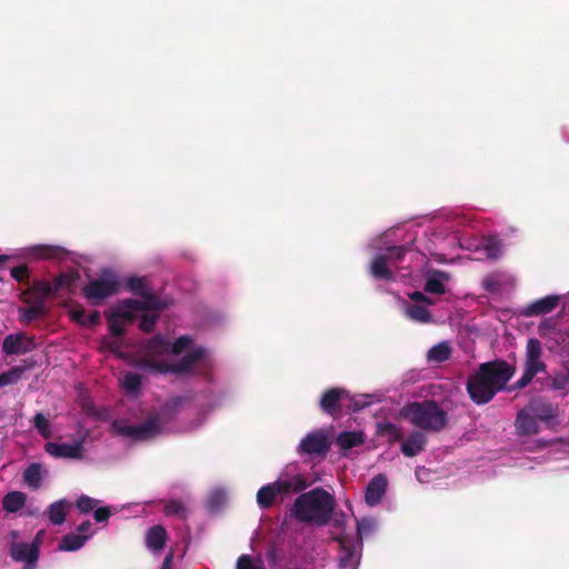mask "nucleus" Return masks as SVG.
Returning <instances> with one entry per match:
<instances>
[{"label": "nucleus", "mask_w": 569, "mask_h": 569, "mask_svg": "<svg viewBox=\"0 0 569 569\" xmlns=\"http://www.w3.org/2000/svg\"><path fill=\"white\" fill-rule=\"evenodd\" d=\"M516 369L506 360L497 359L479 366L467 380V391L477 405L488 403L512 378Z\"/></svg>", "instance_id": "1"}, {"label": "nucleus", "mask_w": 569, "mask_h": 569, "mask_svg": "<svg viewBox=\"0 0 569 569\" xmlns=\"http://www.w3.org/2000/svg\"><path fill=\"white\" fill-rule=\"evenodd\" d=\"M336 507L335 498L322 488L299 495L290 508V515L300 522L327 525Z\"/></svg>", "instance_id": "2"}, {"label": "nucleus", "mask_w": 569, "mask_h": 569, "mask_svg": "<svg viewBox=\"0 0 569 569\" xmlns=\"http://www.w3.org/2000/svg\"><path fill=\"white\" fill-rule=\"evenodd\" d=\"M400 415L412 426L425 430L439 432L448 425V413L437 401H412L403 406Z\"/></svg>", "instance_id": "3"}, {"label": "nucleus", "mask_w": 569, "mask_h": 569, "mask_svg": "<svg viewBox=\"0 0 569 569\" xmlns=\"http://www.w3.org/2000/svg\"><path fill=\"white\" fill-rule=\"evenodd\" d=\"M206 350L203 348H196L191 352L183 356L178 362H152L144 360V366L153 368L158 373H173L177 376L193 375V369L199 366V375H207L209 371V363L203 360Z\"/></svg>", "instance_id": "4"}, {"label": "nucleus", "mask_w": 569, "mask_h": 569, "mask_svg": "<svg viewBox=\"0 0 569 569\" xmlns=\"http://www.w3.org/2000/svg\"><path fill=\"white\" fill-rule=\"evenodd\" d=\"M114 433L136 441H146L160 432L159 418L153 416L139 425H130L127 420L117 419L111 423Z\"/></svg>", "instance_id": "5"}, {"label": "nucleus", "mask_w": 569, "mask_h": 569, "mask_svg": "<svg viewBox=\"0 0 569 569\" xmlns=\"http://www.w3.org/2000/svg\"><path fill=\"white\" fill-rule=\"evenodd\" d=\"M120 282L116 277L97 278L82 288V295L92 305L99 306L107 298L119 292Z\"/></svg>", "instance_id": "6"}, {"label": "nucleus", "mask_w": 569, "mask_h": 569, "mask_svg": "<svg viewBox=\"0 0 569 569\" xmlns=\"http://www.w3.org/2000/svg\"><path fill=\"white\" fill-rule=\"evenodd\" d=\"M169 352V342L162 336L156 335L147 342L144 353L137 361V367L142 370L153 371V368L144 366V360L162 362L159 358Z\"/></svg>", "instance_id": "7"}, {"label": "nucleus", "mask_w": 569, "mask_h": 569, "mask_svg": "<svg viewBox=\"0 0 569 569\" xmlns=\"http://www.w3.org/2000/svg\"><path fill=\"white\" fill-rule=\"evenodd\" d=\"M330 449V441L322 431L308 433L299 445V451L310 456L325 457Z\"/></svg>", "instance_id": "8"}, {"label": "nucleus", "mask_w": 569, "mask_h": 569, "mask_svg": "<svg viewBox=\"0 0 569 569\" xmlns=\"http://www.w3.org/2000/svg\"><path fill=\"white\" fill-rule=\"evenodd\" d=\"M541 342L536 338H530L526 347L525 372L536 377L539 372H545L547 366L541 361Z\"/></svg>", "instance_id": "9"}, {"label": "nucleus", "mask_w": 569, "mask_h": 569, "mask_svg": "<svg viewBox=\"0 0 569 569\" xmlns=\"http://www.w3.org/2000/svg\"><path fill=\"white\" fill-rule=\"evenodd\" d=\"M340 550L338 555V568L339 569H357L360 561V549L358 545L346 538L338 539Z\"/></svg>", "instance_id": "10"}, {"label": "nucleus", "mask_w": 569, "mask_h": 569, "mask_svg": "<svg viewBox=\"0 0 569 569\" xmlns=\"http://www.w3.org/2000/svg\"><path fill=\"white\" fill-rule=\"evenodd\" d=\"M9 553L14 561L26 563L22 569H36L37 561L39 560L37 545L13 542L10 546Z\"/></svg>", "instance_id": "11"}, {"label": "nucleus", "mask_w": 569, "mask_h": 569, "mask_svg": "<svg viewBox=\"0 0 569 569\" xmlns=\"http://www.w3.org/2000/svg\"><path fill=\"white\" fill-rule=\"evenodd\" d=\"M83 439L74 443L47 442L44 450L54 458L81 459L83 456Z\"/></svg>", "instance_id": "12"}, {"label": "nucleus", "mask_w": 569, "mask_h": 569, "mask_svg": "<svg viewBox=\"0 0 569 569\" xmlns=\"http://www.w3.org/2000/svg\"><path fill=\"white\" fill-rule=\"evenodd\" d=\"M349 396L343 388L335 387L323 392L320 398V408L323 412L335 417L341 411L340 402Z\"/></svg>", "instance_id": "13"}, {"label": "nucleus", "mask_w": 569, "mask_h": 569, "mask_svg": "<svg viewBox=\"0 0 569 569\" xmlns=\"http://www.w3.org/2000/svg\"><path fill=\"white\" fill-rule=\"evenodd\" d=\"M51 289L49 282L46 280H37L29 288L23 290L20 295V299L28 305L36 306L38 301L41 302L42 307H46L44 299L51 297Z\"/></svg>", "instance_id": "14"}, {"label": "nucleus", "mask_w": 569, "mask_h": 569, "mask_svg": "<svg viewBox=\"0 0 569 569\" xmlns=\"http://www.w3.org/2000/svg\"><path fill=\"white\" fill-rule=\"evenodd\" d=\"M388 487V479L383 473L375 476L367 485L365 501L368 506H377L385 496Z\"/></svg>", "instance_id": "15"}, {"label": "nucleus", "mask_w": 569, "mask_h": 569, "mask_svg": "<svg viewBox=\"0 0 569 569\" xmlns=\"http://www.w3.org/2000/svg\"><path fill=\"white\" fill-rule=\"evenodd\" d=\"M515 428L517 435L520 437L537 435L540 430L538 420L528 407L518 411Z\"/></svg>", "instance_id": "16"}, {"label": "nucleus", "mask_w": 569, "mask_h": 569, "mask_svg": "<svg viewBox=\"0 0 569 569\" xmlns=\"http://www.w3.org/2000/svg\"><path fill=\"white\" fill-rule=\"evenodd\" d=\"M32 339L23 333L8 335L2 342V351L10 355H23L32 349Z\"/></svg>", "instance_id": "17"}, {"label": "nucleus", "mask_w": 569, "mask_h": 569, "mask_svg": "<svg viewBox=\"0 0 569 569\" xmlns=\"http://www.w3.org/2000/svg\"><path fill=\"white\" fill-rule=\"evenodd\" d=\"M427 437L421 430L412 431L401 443V452L405 457L412 458L425 450Z\"/></svg>", "instance_id": "18"}, {"label": "nucleus", "mask_w": 569, "mask_h": 569, "mask_svg": "<svg viewBox=\"0 0 569 569\" xmlns=\"http://www.w3.org/2000/svg\"><path fill=\"white\" fill-rule=\"evenodd\" d=\"M559 303L558 296H547L538 299L526 307L523 315L526 317H535L539 315H546L557 308Z\"/></svg>", "instance_id": "19"}, {"label": "nucleus", "mask_w": 569, "mask_h": 569, "mask_svg": "<svg viewBox=\"0 0 569 569\" xmlns=\"http://www.w3.org/2000/svg\"><path fill=\"white\" fill-rule=\"evenodd\" d=\"M449 279V273L441 270H431L427 274L423 290L427 293L443 295L446 292L445 282Z\"/></svg>", "instance_id": "20"}, {"label": "nucleus", "mask_w": 569, "mask_h": 569, "mask_svg": "<svg viewBox=\"0 0 569 569\" xmlns=\"http://www.w3.org/2000/svg\"><path fill=\"white\" fill-rule=\"evenodd\" d=\"M529 410L537 420L550 423L558 417V408L546 401H531L528 406Z\"/></svg>", "instance_id": "21"}, {"label": "nucleus", "mask_w": 569, "mask_h": 569, "mask_svg": "<svg viewBox=\"0 0 569 569\" xmlns=\"http://www.w3.org/2000/svg\"><path fill=\"white\" fill-rule=\"evenodd\" d=\"M142 300L131 302L136 305L139 311H161L168 308V303L160 297L152 293L149 289L140 296Z\"/></svg>", "instance_id": "22"}, {"label": "nucleus", "mask_w": 569, "mask_h": 569, "mask_svg": "<svg viewBox=\"0 0 569 569\" xmlns=\"http://www.w3.org/2000/svg\"><path fill=\"white\" fill-rule=\"evenodd\" d=\"M370 273L375 279L391 280L393 272L390 269V262L388 256L378 254L370 263Z\"/></svg>", "instance_id": "23"}, {"label": "nucleus", "mask_w": 569, "mask_h": 569, "mask_svg": "<svg viewBox=\"0 0 569 569\" xmlns=\"http://www.w3.org/2000/svg\"><path fill=\"white\" fill-rule=\"evenodd\" d=\"M78 279L79 273L77 272L59 273L57 277L53 278L52 283L49 282V287L51 289V297L56 296L58 292L62 290L71 291Z\"/></svg>", "instance_id": "24"}, {"label": "nucleus", "mask_w": 569, "mask_h": 569, "mask_svg": "<svg viewBox=\"0 0 569 569\" xmlns=\"http://www.w3.org/2000/svg\"><path fill=\"white\" fill-rule=\"evenodd\" d=\"M130 302H134V299H123L110 312L123 323L132 322L136 319V311L139 309Z\"/></svg>", "instance_id": "25"}, {"label": "nucleus", "mask_w": 569, "mask_h": 569, "mask_svg": "<svg viewBox=\"0 0 569 569\" xmlns=\"http://www.w3.org/2000/svg\"><path fill=\"white\" fill-rule=\"evenodd\" d=\"M279 495L287 496L291 492H301L306 489V481L300 477H293L290 480H277L272 482Z\"/></svg>", "instance_id": "26"}, {"label": "nucleus", "mask_w": 569, "mask_h": 569, "mask_svg": "<svg viewBox=\"0 0 569 569\" xmlns=\"http://www.w3.org/2000/svg\"><path fill=\"white\" fill-rule=\"evenodd\" d=\"M146 539L149 549L154 551L161 550L166 545L167 531L160 525L153 526L148 530Z\"/></svg>", "instance_id": "27"}, {"label": "nucleus", "mask_w": 569, "mask_h": 569, "mask_svg": "<svg viewBox=\"0 0 569 569\" xmlns=\"http://www.w3.org/2000/svg\"><path fill=\"white\" fill-rule=\"evenodd\" d=\"M18 312L19 321L28 325L42 318L47 313V307H42L41 302L38 301L36 306L29 305V307H20Z\"/></svg>", "instance_id": "28"}, {"label": "nucleus", "mask_w": 569, "mask_h": 569, "mask_svg": "<svg viewBox=\"0 0 569 569\" xmlns=\"http://www.w3.org/2000/svg\"><path fill=\"white\" fill-rule=\"evenodd\" d=\"M278 493L273 483L262 486L257 492V503L261 509H269L273 506Z\"/></svg>", "instance_id": "29"}, {"label": "nucleus", "mask_w": 569, "mask_h": 569, "mask_svg": "<svg viewBox=\"0 0 569 569\" xmlns=\"http://www.w3.org/2000/svg\"><path fill=\"white\" fill-rule=\"evenodd\" d=\"M26 503V495L21 491H11L2 499V507L8 512L19 511Z\"/></svg>", "instance_id": "30"}, {"label": "nucleus", "mask_w": 569, "mask_h": 569, "mask_svg": "<svg viewBox=\"0 0 569 569\" xmlns=\"http://www.w3.org/2000/svg\"><path fill=\"white\" fill-rule=\"evenodd\" d=\"M88 538L89 536L86 535L68 533L62 537L59 543V550L76 551L84 545Z\"/></svg>", "instance_id": "31"}, {"label": "nucleus", "mask_w": 569, "mask_h": 569, "mask_svg": "<svg viewBox=\"0 0 569 569\" xmlns=\"http://www.w3.org/2000/svg\"><path fill=\"white\" fill-rule=\"evenodd\" d=\"M451 347L447 342H439L428 351V360L435 363L447 361L451 357Z\"/></svg>", "instance_id": "32"}, {"label": "nucleus", "mask_w": 569, "mask_h": 569, "mask_svg": "<svg viewBox=\"0 0 569 569\" xmlns=\"http://www.w3.org/2000/svg\"><path fill=\"white\" fill-rule=\"evenodd\" d=\"M406 313L411 320L420 323H429L432 321L431 312L421 305H409L406 309Z\"/></svg>", "instance_id": "33"}, {"label": "nucleus", "mask_w": 569, "mask_h": 569, "mask_svg": "<svg viewBox=\"0 0 569 569\" xmlns=\"http://www.w3.org/2000/svg\"><path fill=\"white\" fill-rule=\"evenodd\" d=\"M66 501L59 500L48 507L47 513L52 525H62L66 520Z\"/></svg>", "instance_id": "34"}, {"label": "nucleus", "mask_w": 569, "mask_h": 569, "mask_svg": "<svg viewBox=\"0 0 569 569\" xmlns=\"http://www.w3.org/2000/svg\"><path fill=\"white\" fill-rule=\"evenodd\" d=\"M377 433L386 437L389 442H397L402 439L400 429L392 422H379L377 426Z\"/></svg>", "instance_id": "35"}, {"label": "nucleus", "mask_w": 569, "mask_h": 569, "mask_svg": "<svg viewBox=\"0 0 569 569\" xmlns=\"http://www.w3.org/2000/svg\"><path fill=\"white\" fill-rule=\"evenodd\" d=\"M336 442L342 450H349L359 446L362 442V437L357 432L343 431L338 435Z\"/></svg>", "instance_id": "36"}, {"label": "nucleus", "mask_w": 569, "mask_h": 569, "mask_svg": "<svg viewBox=\"0 0 569 569\" xmlns=\"http://www.w3.org/2000/svg\"><path fill=\"white\" fill-rule=\"evenodd\" d=\"M24 482L32 489H38L41 486V466L39 463H31L23 472Z\"/></svg>", "instance_id": "37"}, {"label": "nucleus", "mask_w": 569, "mask_h": 569, "mask_svg": "<svg viewBox=\"0 0 569 569\" xmlns=\"http://www.w3.org/2000/svg\"><path fill=\"white\" fill-rule=\"evenodd\" d=\"M408 251L409 248L406 246H393L388 247L383 254L388 256V260L391 266L397 267V264L402 261Z\"/></svg>", "instance_id": "38"}, {"label": "nucleus", "mask_w": 569, "mask_h": 569, "mask_svg": "<svg viewBox=\"0 0 569 569\" xmlns=\"http://www.w3.org/2000/svg\"><path fill=\"white\" fill-rule=\"evenodd\" d=\"M376 522L372 519L362 518L357 521V545L362 548V536L373 531Z\"/></svg>", "instance_id": "39"}, {"label": "nucleus", "mask_w": 569, "mask_h": 569, "mask_svg": "<svg viewBox=\"0 0 569 569\" xmlns=\"http://www.w3.org/2000/svg\"><path fill=\"white\" fill-rule=\"evenodd\" d=\"M163 511L166 516H177L180 519L187 518V510L180 500H169L166 502Z\"/></svg>", "instance_id": "40"}, {"label": "nucleus", "mask_w": 569, "mask_h": 569, "mask_svg": "<svg viewBox=\"0 0 569 569\" xmlns=\"http://www.w3.org/2000/svg\"><path fill=\"white\" fill-rule=\"evenodd\" d=\"M33 427L44 439H49L51 437L50 422L42 412L34 415Z\"/></svg>", "instance_id": "41"}, {"label": "nucleus", "mask_w": 569, "mask_h": 569, "mask_svg": "<svg viewBox=\"0 0 569 569\" xmlns=\"http://www.w3.org/2000/svg\"><path fill=\"white\" fill-rule=\"evenodd\" d=\"M141 376L136 372H128L122 379V387L129 392H137L141 387Z\"/></svg>", "instance_id": "42"}, {"label": "nucleus", "mask_w": 569, "mask_h": 569, "mask_svg": "<svg viewBox=\"0 0 569 569\" xmlns=\"http://www.w3.org/2000/svg\"><path fill=\"white\" fill-rule=\"evenodd\" d=\"M127 289L136 296H141L148 290L146 281L141 277H129L126 281Z\"/></svg>", "instance_id": "43"}, {"label": "nucleus", "mask_w": 569, "mask_h": 569, "mask_svg": "<svg viewBox=\"0 0 569 569\" xmlns=\"http://www.w3.org/2000/svg\"><path fill=\"white\" fill-rule=\"evenodd\" d=\"M22 369L14 367L9 371L0 373V387H6L17 383L21 379Z\"/></svg>", "instance_id": "44"}, {"label": "nucleus", "mask_w": 569, "mask_h": 569, "mask_svg": "<svg viewBox=\"0 0 569 569\" xmlns=\"http://www.w3.org/2000/svg\"><path fill=\"white\" fill-rule=\"evenodd\" d=\"M485 250L489 258L498 259L501 256L502 243L499 239L490 237L485 244Z\"/></svg>", "instance_id": "45"}, {"label": "nucleus", "mask_w": 569, "mask_h": 569, "mask_svg": "<svg viewBox=\"0 0 569 569\" xmlns=\"http://www.w3.org/2000/svg\"><path fill=\"white\" fill-rule=\"evenodd\" d=\"M33 252L43 259L57 258L61 253V249L54 246H37L33 248Z\"/></svg>", "instance_id": "46"}, {"label": "nucleus", "mask_w": 569, "mask_h": 569, "mask_svg": "<svg viewBox=\"0 0 569 569\" xmlns=\"http://www.w3.org/2000/svg\"><path fill=\"white\" fill-rule=\"evenodd\" d=\"M106 316L108 320V328L111 335L116 338H121L124 335L123 322L117 317H113L111 312L107 313Z\"/></svg>", "instance_id": "47"}, {"label": "nucleus", "mask_w": 569, "mask_h": 569, "mask_svg": "<svg viewBox=\"0 0 569 569\" xmlns=\"http://www.w3.org/2000/svg\"><path fill=\"white\" fill-rule=\"evenodd\" d=\"M158 320H159V315L158 313H153V315L143 313L141 316V318H140V321H139V328L143 332L150 333V332L153 331Z\"/></svg>", "instance_id": "48"}, {"label": "nucleus", "mask_w": 569, "mask_h": 569, "mask_svg": "<svg viewBox=\"0 0 569 569\" xmlns=\"http://www.w3.org/2000/svg\"><path fill=\"white\" fill-rule=\"evenodd\" d=\"M266 559L268 561L270 569H282V567H281L282 558H281L278 549L273 545L268 547L267 552H266Z\"/></svg>", "instance_id": "49"}, {"label": "nucleus", "mask_w": 569, "mask_h": 569, "mask_svg": "<svg viewBox=\"0 0 569 569\" xmlns=\"http://www.w3.org/2000/svg\"><path fill=\"white\" fill-rule=\"evenodd\" d=\"M191 342L192 340L189 336H180L172 345L169 343V351L173 355H180Z\"/></svg>", "instance_id": "50"}, {"label": "nucleus", "mask_w": 569, "mask_h": 569, "mask_svg": "<svg viewBox=\"0 0 569 569\" xmlns=\"http://www.w3.org/2000/svg\"><path fill=\"white\" fill-rule=\"evenodd\" d=\"M97 503L98 501L96 499L88 496H81L77 500V508L80 512L88 513L96 508Z\"/></svg>", "instance_id": "51"}, {"label": "nucleus", "mask_w": 569, "mask_h": 569, "mask_svg": "<svg viewBox=\"0 0 569 569\" xmlns=\"http://www.w3.org/2000/svg\"><path fill=\"white\" fill-rule=\"evenodd\" d=\"M10 273L11 277L19 283H27L29 280V269L24 264L13 267L10 270Z\"/></svg>", "instance_id": "52"}, {"label": "nucleus", "mask_w": 569, "mask_h": 569, "mask_svg": "<svg viewBox=\"0 0 569 569\" xmlns=\"http://www.w3.org/2000/svg\"><path fill=\"white\" fill-rule=\"evenodd\" d=\"M236 569H266L262 565H254L251 556L241 555L237 560Z\"/></svg>", "instance_id": "53"}, {"label": "nucleus", "mask_w": 569, "mask_h": 569, "mask_svg": "<svg viewBox=\"0 0 569 569\" xmlns=\"http://www.w3.org/2000/svg\"><path fill=\"white\" fill-rule=\"evenodd\" d=\"M569 383V379L565 375H557L552 378V388L556 390H565Z\"/></svg>", "instance_id": "54"}, {"label": "nucleus", "mask_w": 569, "mask_h": 569, "mask_svg": "<svg viewBox=\"0 0 569 569\" xmlns=\"http://www.w3.org/2000/svg\"><path fill=\"white\" fill-rule=\"evenodd\" d=\"M103 343L110 351L114 353H119L122 348L121 339L116 337L113 339H104Z\"/></svg>", "instance_id": "55"}, {"label": "nucleus", "mask_w": 569, "mask_h": 569, "mask_svg": "<svg viewBox=\"0 0 569 569\" xmlns=\"http://www.w3.org/2000/svg\"><path fill=\"white\" fill-rule=\"evenodd\" d=\"M409 298L412 301L422 302L427 306H432L435 303V301L431 298L427 297L425 293L420 291H413L412 293L409 295Z\"/></svg>", "instance_id": "56"}, {"label": "nucleus", "mask_w": 569, "mask_h": 569, "mask_svg": "<svg viewBox=\"0 0 569 569\" xmlns=\"http://www.w3.org/2000/svg\"><path fill=\"white\" fill-rule=\"evenodd\" d=\"M111 511L109 507H100L94 510V519L97 522H103L109 519Z\"/></svg>", "instance_id": "57"}, {"label": "nucleus", "mask_w": 569, "mask_h": 569, "mask_svg": "<svg viewBox=\"0 0 569 569\" xmlns=\"http://www.w3.org/2000/svg\"><path fill=\"white\" fill-rule=\"evenodd\" d=\"M100 321V312L99 311H92L90 315H87V318L84 320H81V325L86 327H93L98 325Z\"/></svg>", "instance_id": "58"}, {"label": "nucleus", "mask_w": 569, "mask_h": 569, "mask_svg": "<svg viewBox=\"0 0 569 569\" xmlns=\"http://www.w3.org/2000/svg\"><path fill=\"white\" fill-rule=\"evenodd\" d=\"M535 377L531 375H527V372L523 371L522 377L515 383L516 389H523L527 387Z\"/></svg>", "instance_id": "59"}, {"label": "nucleus", "mask_w": 569, "mask_h": 569, "mask_svg": "<svg viewBox=\"0 0 569 569\" xmlns=\"http://www.w3.org/2000/svg\"><path fill=\"white\" fill-rule=\"evenodd\" d=\"M497 287H498V283L493 278L488 277L483 280V288L487 291L493 292L497 290Z\"/></svg>", "instance_id": "60"}, {"label": "nucleus", "mask_w": 569, "mask_h": 569, "mask_svg": "<svg viewBox=\"0 0 569 569\" xmlns=\"http://www.w3.org/2000/svg\"><path fill=\"white\" fill-rule=\"evenodd\" d=\"M91 527H92V523L89 520L81 522L77 528V531L79 532L78 535L87 533L88 531H90Z\"/></svg>", "instance_id": "61"}, {"label": "nucleus", "mask_w": 569, "mask_h": 569, "mask_svg": "<svg viewBox=\"0 0 569 569\" xmlns=\"http://www.w3.org/2000/svg\"><path fill=\"white\" fill-rule=\"evenodd\" d=\"M173 562V552L170 551L163 559L162 566L160 569H171Z\"/></svg>", "instance_id": "62"}, {"label": "nucleus", "mask_w": 569, "mask_h": 569, "mask_svg": "<svg viewBox=\"0 0 569 569\" xmlns=\"http://www.w3.org/2000/svg\"><path fill=\"white\" fill-rule=\"evenodd\" d=\"M72 318L81 325V320H84L87 318V313L83 309L73 310L72 311Z\"/></svg>", "instance_id": "63"}, {"label": "nucleus", "mask_w": 569, "mask_h": 569, "mask_svg": "<svg viewBox=\"0 0 569 569\" xmlns=\"http://www.w3.org/2000/svg\"><path fill=\"white\" fill-rule=\"evenodd\" d=\"M42 542V531H39L30 545H37L38 553L40 555V546Z\"/></svg>", "instance_id": "64"}]
</instances>
